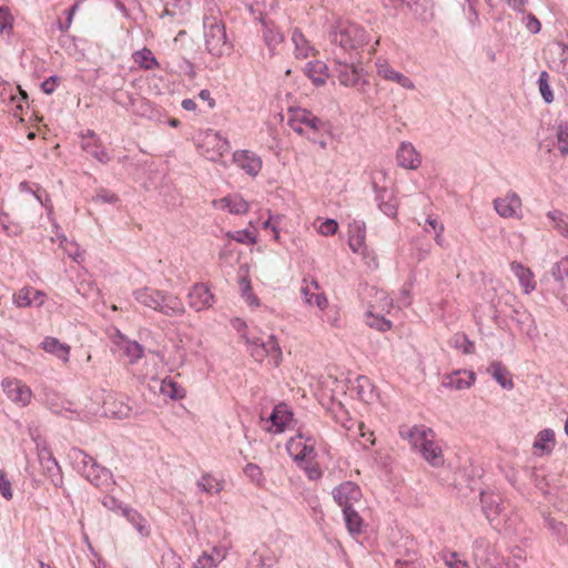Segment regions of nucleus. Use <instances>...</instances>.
<instances>
[{"mask_svg": "<svg viewBox=\"0 0 568 568\" xmlns=\"http://www.w3.org/2000/svg\"><path fill=\"white\" fill-rule=\"evenodd\" d=\"M343 514H344V518H345V523H346V527H347L348 531L352 535L361 534L362 527H363V519L357 514V511H355L354 508H352V509L343 510Z\"/></svg>", "mask_w": 568, "mask_h": 568, "instance_id": "nucleus-41", "label": "nucleus"}, {"mask_svg": "<svg viewBox=\"0 0 568 568\" xmlns=\"http://www.w3.org/2000/svg\"><path fill=\"white\" fill-rule=\"evenodd\" d=\"M494 209L497 214L504 219L520 220L523 217L521 199L513 191H509L501 197L495 199Z\"/></svg>", "mask_w": 568, "mask_h": 568, "instance_id": "nucleus-8", "label": "nucleus"}, {"mask_svg": "<svg viewBox=\"0 0 568 568\" xmlns=\"http://www.w3.org/2000/svg\"><path fill=\"white\" fill-rule=\"evenodd\" d=\"M357 395L364 403H371L375 398L373 385L369 379L365 376H361L356 381Z\"/></svg>", "mask_w": 568, "mask_h": 568, "instance_id": "nucleus-39", "label": "nucleus"}, {"mask_svg": "<svg viewBox=\"0 0 568 568\" xmlns=\"http://www.w3.org/2000/svg\"><path fill=\"white\" fill-rule=\"evenodd\" d=\"M220 210H226L231 214H246L250 211V203L241 194H230L213 202Z\"/></svg>", "mask_w": 568, "mask_h": 568, "instance_id": "nucleus-19", "label": "nucleus"}, {"mask_svg": "<svg viewBox=\"0 0 568 568\" xmlns=\"http://www.w3.org/2000/svg\"><path fill=\"white\" fill-rule=\"evenodd\" d=\"M197 486L207 494H219L224 488V481L211 474H204L197 481Z\"/></svg>", "mask_w": 568, "mask_h": 568, "instance_id": "nucleus-34", "label": "nucleus"}, {"mask_svg": "<svg viewBox=\"0 0 568 568\" xmlns=\"http://www.w3.org/2000/svg\"><path fill=\"white\" fill-rule=\"evenodd\" d=\"M189 306L195 312L209 310L213 306L215 300L210 288L203 284H194L187 293Z\"/></svg>", "mask_w": 568, "mask_h": 568, "instance_id": "nucleus-11", "label": "nucleus"}, {"mask_svg": "<svg viewBox=\"0 0 568 568\" xmlns=\"http://www.w3.org/2000/svg\"><path fill=\"white\" fill-rule=\"evenodd\" d=\"M557 141L559 150L562 154L568 153V123L564 122L558 125L557 129Z\"/></svg>", "mask_w": 568, "mask_h": 568, "instance_id": "nucleus-50", "label": "nucleus"}, {"mask_svg": "<svg viewBox=\"0 0 568 568\" xmlns=\"http://www.w3.org/2000/svg\"><path fill=\"white\" fill-rule=\"evenodd\" d=\"M362 490L353 481H345L333 490V498L343 510L354 508V505L362 499Z\"/></svg>", "mask_w": 568, "mask_h": 568, "instance_id": "nucleus-9", "label": "nucleus"}, {"mask_svg": "<svg viewBox=\"0 0 568 568\" xmlns=\"http://www.w3.org/2000/svg\"><path fill=\"white\" fill-rule=\"evenodd\" d=\"M119 508L121 509L122 515L128 519L129 523H131L135 527V529L141 536H150V526L146 519L139 511L128 506H119Z\"/></svg>", "mask_w": 568, "mask_h": 568, "instance_id": "nucleus-25", "label": "nucleus"}, {"mask_svg": "<svg viewBox=\"0 0 568 568\" xmlns=\"http://www.w3.org/2000/svg\"><path fill=\"white\" fill-rule=\"evenodd\" d=\"M475 373L470 371H457L448 374L443 379V385L452 389L469 388L475 383Z\"/></svg>", "mask_w": 568, "mask_h": 568, "instance_id": "nucleus-21", "label": "nucleus"}, {"mask_svg": "<svg viewBox=\"0 0 568 568\" xmlns=\"http://www.w3.org/2000/svg\"><path fill=\"white\" fill-rule=\"evenodd\" d=\"M378 306L371 305L365 314V322L371 327L378 332H387L392 328V322L386 320L383 313L377 312Z\"/></svg>", "mask_w": 568, "mask_h": 568, "instance_id": "nucleus-27", "label": "nucleus"}, {"mask_svg": "<svg viewBox=\"0 0 568 568\" xmlns=\"http://www.w3.org/2000/svg\"><path fill=\"white\" fill-rule=\"evenodd\" d=\"M265 44L271 49L275 50L277 45L283 43L284 36L283 33L276 29L267 27L263 33Z\"/></svg>", "mask_w": 568, "mask_h": 568, "instance_id": "nucleus-43", "label": "nucleus"}, {"mask_svg": "<svg viewBox=\"0 0 568 568\" xmlns=\"http://www.w3.org/2000/svg\"><path fill=\"white\" fill-rule=\"evenodd\" d=\"M379 209L385 215H387L389 217H396L397 210H398V203H397L396 199L392 197L388 201L381 202Z\"/></svg>", "mask_w": 568, "mask_h": 568, "instance_id": "nucleus-56", "label": "nucleus"}, {"mask_svg": "<svg viewBox=\"0 0 568 568\" xmlns=\"http://www.w3.org/2000/svg\"><path fill=\"white\" fill-rule=\"evenodd\" d=\"M95 201L103 203H116L119 197L115 193H112L108 190H100L95 195Z\"/></svg>", "mask_w": 568, "mask_h": 568, "instance_id": "nucleus-60", "label": "nucleus"}, {"mask_svg": "<svg viewBox=\"0 0 568 568\" xmlns=\"http://www.w3.org/2000/svg\"><path fill=\"white\" fill-rule=\"evenodd\" d=\"M40 346L44 352L54 355L62 362H64V363L69 362L71 347L64 343H61L58 338L52 337V336H47L41 342Z\"/></svg>", "mask_w": 568, "mask_h": 568, "instance_id": "nucleus-24", "label": "nucleus"}, {"mask_svg": "<svg viewBox=\"0 0 568 568\" xmlns=\"http://www.w3.org/2000/svg\"><path fill=\"white\" fill-rule=\"evenodd\" d=\"M555 443L554 430L549 428L542 429L536 436L534 449H536L539 455L550 454L555 447Z\"/></svg>", "mask_w": 568, "mask_h": 568, "instance_id": "nucleus-28", "label": "nucleus"}, {"mask_svg": "<svg viewBox=\"0 0 568 568\" xmlns=\"http://www.w3.org/2000/svg\"><path fill=\"white\" fill-rule=\"evenodd\" d=\"M206 49L215 57H222L230 49L223 27L212 26L205 40Z\"/></svg>", "mask_w": 568, "mask_h": 568, "instance_id": "nucleus-15", "label": "nucleus"}, {"mask_svg": "<svg viewBox=\"0 0 568 568\" xmlns=\"http://www.w3.org/2000/svg\"><path fill=\"white\" fill-rule=\"evenodd\" d=\"M234 163L251 176H256L262 170V159L248 150H237L233 153Z\"/></svg>", "mask_w": 568, "mask_h": 568, "instance_id": "nucleus-14", "label": "nucleus"}, {"mask_svg": "<svg viewBox=\"0 0 568 568\" xmlns=\"http://www.w3.org/2000/svg\"><path fill=\"white\" fill-rule=\"evenodd\" d=\"M242 296L250 306L257 307L260 305V301L252 290L247 293H242Z\"/></svg>", "mask_w": 568, "mask_h": 568, "instance_id": "nucleus-64", "label": "nucleus"}, {"mask_svg": "<svg viewBox=\"0 0 568 568\" xmlns=\"http://www.w3.org/2000/svg\"><path fill=\"white\" fill-rule=\"evenodd\" d=\"M301 291L308 305H314L320 310H325L328 306L326 296L323 293L317 292L318 285L316 282H312L310 285L303 286Z\"/></svg>", "mask_w": 568, "mask_h": 568, "instance_id": "nucleus-26", "label": "nucleus"}, {"mask_svg": "<svg viewBox=\"0 0 568 568\" xmlns=\"http://www.w3.org/2000/svg\"><path fill=\"white\" fill-rule=\"evenodd\" d=\"M430 230L436 233L435 240L438 244H440L444 225L439 223L435 217L428 216L426 220L425 231L429 232Z\"/></svg>", "mask_w": 568, "mask_h": 568, "instance_id": "nucleus-54", "label": "nucleus"}, {"mask_svg": "<svg viewBox=\"0 0 568 568\" xmlns=\"http://www.w3.org/2000/svg\"><path fill=\"white\" fill-rule=\"evenodd\" d=\"M226 236L242 244H255L257 242L256 235L248 230L227 232Z\"/></svg>", "mask_w": 568, "mask_h": 568, "instance_id": "nucleus-46", "label": "nucleus"}, {"mask_svg": "<svg viewBox=\"0 0 568 568\" xmlns=\"http://www.w3.org/2000/svg\"><path fill=\"white\" fill-rule=\"evenodd\" d=\"M110 414L116 418H126L130 416L131 408L124 404H120V408L116 410L109 409Z\"/></svg>", "mask_w": 568, "mask_h": 568, "instance_id": "nucleus-62", "label": "nucleus"}, {"mask_svg": "<svg viewBox=\"0 0 568 568\" xmlns=\"http://www.w3.org/2000/svg\"><path fill=\"white\" fill-rule=\"evenodd\" d=\"M396 160L399 166L407 170H416L422 164V156L416 151L414 145L408 142H403L396 153Z\"/></svg>", "mask_w": 568, "mask_h": 568, "instance_id": "nucleus-18", "label": "nucleus"}, {"mask_svg": "<svg viewBox=\"0 0 568 568\" xmlns=\"http://www.w3.org/2000/svg\"><path fill=\"white\" fill-rule=\"evenodd\" d=\"M332 41L344 51L351 52L362 48L367 42V36L361 26L349 21H339L332 33Z\"/></svg>", "mask_w": 568, "mask_h": 568, "instance_id": "nucleus-3", "label": "nucleus"}, {"mask_svg": "<svg viewBox=\"0 0 568 568\" xmlns=\"http://www.w3.org/2000/svg\"><path fill=\"white\" fill-rule=\"evenodd\" d=\"M244 474L250 478L256 486L262 487L265 483V478L262 469L255 464H247L244 468Z\"/></svg>", "mask_w": 568, "mask_h": 568, "instance_id": "nucleus-47", "label": "nucleus"}, {"mask_svg": "<svg viewBox=\"0 0 568 568\" xmlns=\"http://www.w3.org/2000/svg\"><path fill=\"white\" fill-rule=\"evenodd\" d=\"M338 80L345 87H354L359 81V71L353 63L338 62Z\"/></svg>", "mask_w": 568, "mask_h": 568, "instance_id": "nucleus-31", "label": "nucleus"}, {"mask_svg": "<svg viewBox=\"0 0 568 568\" xmlns=\"http://www.w3.org/2000/svg\"><path fill=\"white\" fill-rule=\"evenodd\" d=\"M484 513L489 521H493L499 515V505L491 498H483Z\"/></svg>", "mask_w": 568, "mask_h": 568, "instance_id": "nucleus-52", "label": "nucleus"}, {"mask_svg": "<svg viewBox=\"0 0 568 568\" xmlns=\"http://www.w3.org/2000/svg\"><path fill=\"white\" fill-rule=\"evenodd\" d=\"M0 494L7 500H11L13 498L11 481L3 469H0Z\"/></svg>", "mask_w": 568, "mask_h": 568, "instance_id": "nucleus-51", "label": "nucleus"}, {"mask_svg": "<svg viewBox=\"0 0 568 568\" xmlns=\"http://www.w3.org/2000/svg\"><path fill=\"white\" fill-rule=\"evenodd\" d=\"M247 345V351L256 362H263L265 359V348H263V341L257 336H247L245 333L242 334Z\"/></svg>", "mask_w": 568, "mask_h": 568, "instance_id": "nucleus-36", "label": "nucleus"}, {"mask_svg": "<svg viewBox=\"0 0 568 568\" xmlns=\"http://www.w3.org/2000/svg\"><path fill=\"white\" fill-rule=\"evenodd\" d=\"M82 149L101 163H108L110 161L109 153L92 131H89V133L83 136Z\"/></svg>", "mask_w": 568, "mask_h": 568, "instance_id": "nucleus-20", "label": "nucleus"}, {"mask_svg": "<svg viewBox=\"0 0 568 568\" xmlns=\"http://www.w3.org/2000/svg\"><path fill=\"white\" fill-rule=\"evenodd\" d=\"M547 217L552 222V227L568 240V217L557 210L548 212Z\"/></svg>", "mask_w": 568, "mask_h": 568, "instance_id": "nucleus-40", "label": "nucleus"}, {"mask_svg": "<svg viewBox=\"0 0 568 568\" xmlns=\"http://www.w3.org/2000/svg\"><path fill=\"white\" fill-rule=\"evenodd\" d=\"M124 355L129 358L130 363H134L143 355V348L136 342L124 341L122 344Z\"/></svg>", "mask_w": 568, "mask_h": 568, "instance_id": "nucleus-45", "label": "nucleus"}, {"mask_svg": "<svg viewBox=\"0 0 568 568\" xmlns=\"http://www.w3.org/2000/svg\"><path fill=\"white\" fill-rule=\"evenodd\" d=\"M160 392L162 395L174 400L183 399L186 396V390L170 377H165L162 381Z\"/></svg>", "mask_w": 568, "mask_h": 568, "instance_id": "nucleus-33", "label": "nucleus"}, {"mask_svg": "<svg viewBox=\"0 0 568 568\" xmlns=\"http://www.w3.org/2000/svg\"><path fill=\"white\" fill-rule=\"evenodd\" d=\"M133 296L142 306L168 317H181L186 313L181 297L168 291L144 286L133 291Z\"/></svg>", "mask_w": 568, "mask_h": 568, "instance_id": "nucleus-1", "label": "nucleus"}, {"mask_svg": "<svg viewBox=\"0 0 568 568\" xmlns=\"http://www.w3.org/2000/svg\"><path fill=\"white\" fill-rule=\"evenodd\" d=\"M132 59L134 63L143 70H155L160 68L158 60L153 55L152 51L148 48L135 51L132 54Z\"/></svg>", "mask_w": 568, "mask_h": 568, "instance_id": "nucleus-32", "label": "nucleus"}, {"mask_svg": "<svg viewBox=\"0 0 568 568\" xmlns=\"http://www.w3.org/2000/svg\"><path fill=\"white\" fill-rule=\"evenodd\" d=\"M291 41L294 45L293 54L296 59L305 60L318 54V50L310 42L298 28L293 29Z\"/></svg>", "mask_w": 568, "mask_h": 568, "instance_id": "nucleus-16", "label": "nucleus"}, {"mask_svg": "<svg viewBox=\"0 0 568 568\" xmlns=\"http://www.w3.org/2000/svg\"><path fill=\"white\" fill-rule=\"evenodd\" d=\"M287 453L295 460H304L315 455V439L297 434L286 444Z\"/></svg>", "mask_w": 568, "mask_h": 568, "instance_id": "nucleus-10", "label": "nucleus"}, {"mask_svg": "<svg viewBox=\"0 0 568 568\" xmlns=\"http://www.w3.org/2000/svg\"><path fill=\"white\" fill-rule=\"evenodd\" d=\"M100 471H101V475H98L94 477H91V475H88L91 483L98 487H100L102 485V480H101L102 478L104 479V481H108L112 476L111 473L104 468H101Z\"/></svg>", "mask_w": 568, "mask_h": 568, "instance_id": "nucleus-61", "label": "nucleus"}, {"mask_svg": "<svg viewBox=\"0 0 568 568\" xmlns=\"http://www.w3.org/2000/svg\"><path fill=\"white\" fill-rule=\"evenodd\" d=\"M281 217H282L281 215L270 216V219L263 223L264 230L272 229L273 239L277 243L281 240L280 230H278V224H280Z\"/></svg>", "mask_w": 568, "mask_h": 568, "instance_id": "nucleus-55", "label": "nucleus"}, {"mask_svg": "<svg viewBox=\"0 0 568 568\" xmlns=\"http://www.w3.org/2000/svg\"><path fill=\"white\" fill-rule=\"evenodd\" d=\"M240 272L242 273L239 277V285L241 293H247L252 290L251 281L248 278V268L247 266H242L240 268Z\"/></svg>", "mask_w": 568, "mask_h": 568, "instance_id": "nucleus-57", "label": "nucleus"}, {"mask_svg": "<svg viewBox=\"0 0 568 568\" xmlns=\"http://www.w3.org/2000/svg\"><path fill=\"white\" fill-rule=\"evenodd\" d=\"M13 22L14 19L9 9L0 7V34L7 37L11 36L13 31Z\"/></svg>", "mask_w": 568, "mask_h": 568, "instance_id": "nucleus-44", "label": "nucleus"}, {"mask_svg": "<svg viewBox=\"0 0 568 568\" xmlns=\"http://www.w3.org/2000/svg\"><path fill=\"white\" fill-rule=\"evenodd\" d=\"M348 246L355 253L366 256L368 248L366 245V227L363 222H354L349 225Z\"/></svg>", "mask_w": 568, "mask_h": 568, "instance_id": "nucleus-17", "label": "nucleus"}, {"mask_svg": "<svg viewBox=\"0 0 568 568\" xmlns=\"http://www.w3.org/2000/svg\"><path fill=\"white\" fill-rule=\"evenodd\" d=\"M316 231L323 236H331L338 231V223L334 219H317L314 223Z\"/></svg>", "mask_w": 568, "mask_h": 568, "instance_id": "nucleus-42", "label": "nucleus"}, {"mask_svg": "<svg viewBox=\"0 0 568 568\" xmlns=\"http://www.w3.org/2000/svg\"><path fill=\"white\" fill-rule=\"evenodd\" d=\"M552 276L562 282L564 280H568V256L560 258L551 268Z\"/></svg>", "mask_w": 568, "mask_h": 568, "instance_id": "nucleus-48", "label": "nucleus"}, {"mask_svg": "<svg viewBox=\"0 0 568 568\" xmlns=\"http://www.w3.org/2000/svg\"><path fill=\"white\" fill-rule=\"evenodd\" d=\"M57 80L58 79L55 77H50L45 81H43L41 85L42 91L47 94H51L55 90Z\"/></svg>", "mask_w": 568, "mask_h": 568, "instance_id": "nucleus-63", "label": "nucleus"}, {"mask_svg": "<svg viewBox=\"0 0 568 568\" xmlns=\"http://www.w3.org/2000/svg\"><path fill=\"white\" fill-rule=\"evenodd\" d=\"M4 395L18 407H26L31 403L33 393L21 379L7 377L1 382Z\"/></svg>", "mask_w": 568, "mask_h": 568, "instance_id": "nucleus-6", "label": "nucleus"}, {"mask_svg": "<svg viewBox=\"0 0 568 568\" xmlns=\"http://www.w3.org/2000/svg\"><path fill=\"white\" fill-rule=\"evenodd\" d=\"M376 71L377 74L386 81L396 82L402 88L407 90L415 89L414 82L405 74L396 71L385 59H377Z\"/></svg>", "mask_w": 568, "mask_h": 568, "instance_id": "nucleus-13", "label": "nucleus"}, {"mask_svg": "<svg viewBox=\"0 0 568 568\" xmlns=\"http://www.w3.org/2000/svg\"><path fill=\"white\" fill-rule=\"evenodd\" d=\"M197 149L210 161L217 162L230 151V142L213 130L201 132Z\"/></svg>", "mask_w": 568, "mask_h": 568, "instance_id": "nucleus-4", "label": "nucleus"}, {"mask_svg": "<svg viewBox=\"0 0 568 568\" xmlns=\"http://www.w3.org/2000/svg\"><path fill=\"white\" fill-rule=\"evenodd\" d=\"M487 371L503 388L511 389L514 387L509 371L500 362H493Z\"/></svg>", "mask_w": 568, "mask_h": 568, "instance_id": "nucleus-30", "label": "nucleus"}, {"mask_svg": "<svg viewBox=\"0 0 568 568\" xmlns=\"http://www.w3.org/2000/svg\"><path fill=\"white\" fill-rule=\"evenodd\" d=\"M547 526L559 537H565L567 535V528L562 521L556 520L555 518H548Z\"/></svg>", "mask_w": 568, "mask_h": 568, "instance_id": "nucleus-58", "label": "nucleus"}, {"mask_svg": "<svg viewBox=\"0 0 568 568\" xmlns=\"http://www.w3.org/2000/svg\"><path fill=\"white\" fill-rule=\"evenodd\" d=\"M287 124L300 135H306L310 132L316 133L323 128V122L317 116L302 108H292L288 110Z\"/></svg>", "mask_w": 568, "mask_h": 568, "instance_id": "nucleus-5", "label": "nucleus"}, {"mask_svg": "<svg viewBox=\"0 0 568 568\" xmlns=\"http://www.w3.org/2000/svg\"><path fill=\"white\" fill-rule=\"evenodd\" d=\"M439 556L446 568H470L468 561L456 551L444 550Z\"/></svg>", "mask_w": 568, "mask_h": 568, "instance_id": "nucleus-38", "label": "nucleus"}, {"mask_svg": "<svg viewBox=\"0 0 568 568\" xmlns=\"http://www.w3.org/2000/svg\"><path fill=\"white\" fill-rule=\"evenodd\" d=\"M376 297L377 301L373 305L378 306L377 312L388 314L393 308V300L385 292H378Z\"/></svg>", "mask_w": 568, "mask_h": 568, "instance_id": "nucleus-53", "label": "nucleus"}, {"mask_svg": "<svg viewBox=\"0 0 568 568\" xmlns=\"http://www.w3.org/2000/svg\"><path fill=\"white\" fill-rule=\"evenodd\" d=\"M510 270L518 278L525 294H529L536 288L535 275L530 268L524 266L521 263L513 262Z\"/></svg>", "mask_w": 568, "mask_h": 568, "instance_id": "nucleus-23", "label": "nucleus"}, {"mask_svg": "<svg viewBox=\"0 0 568 568\" xmlns=\"http://www.w3.org/2000/svg\"><path fill=\"white\" fill-rule=\"evenodd\" d=\"M400 437L418 448L424 459L434 467L444 465L442 447L435 440L434 432L425 426L400 428Z\"/></svg>", "mask_w": 568, "mask_h": 568, "instance_id": "nucleus-2", "label": "nucleus"}, {"mask_svg": "<svg viewBox=\"0 0 568 568\" xmlns=\"http://www.w3.org/2000/svg\"><path fill=\"white\" fill-rule=\"evenodd\" d=\"M223 559V551L214 548L211 554H202L194 564V568H216Z\"/></svg>", "mask_w": 568, "mask_h": 568, "instance_id": "nucleus-35", "label": "nucleus"}, {"mask_svg": "<svg viewBox=\"0 0 568 568\" xmlns=\"http://www.w3.org/2000/svg\"><path fill=\"white\" fill-rule=\"evenodd\" d=\"M305 73L315 85H323L328 78V69L322 61L307 63Z\"/></svg>", "mask_w": 568, "mask_h": 568, "instance_id": "nucleus-29", "label": "nucleus"}, {"mask_svg": "<svg viewBox=\"0 0 568 568\" xmlns=\"http://www.w3.org/2000/svg\"><path fill=\"white\" fill-rule=\"evenodd\" d=\"M9 89V102L12 108L11 112L14 118H18L20 121H23V110L28 106V94L20 87L4 85V90Z\"/></svg>", "mask_w": 568, "mask_h": 568, "instance_id": "nucleus-22", "label": "nucleus"}, {"mask_svg": "<svg viewBox=\"0 0 568 568\" xmlns=\"http://www.w3.org/2000/svg\"><path fill=\"white\" fill-rule=\"evenodd\" d=\"M45 300L47 295L44 292L30 285L23 286L12 295V302L18 308L40 307L45 303Z\"/></svg>", "mask_w": 568, "mask_h": 568, "instance_id": "nucleus-12", "label": "nucleus"}, {"mask_svg": "<svg viewBox=\"0 0 568 568\" xmlns=\"http://www.w3.org/2000/svg\"><path fill=\"white\" fill-rule=\"evenodd\" d=\"M263 348H265V358L271 356L274 365L278 366L282 362L283 353L277 338L274 335L268 336L267 341H263Z\"/></svg>", "mask_w": 568, "mask_h": 568, "instance_id": "nucleus-37", "label": "nucleus"}, {"mask_svg": "<svg viewBox=\"0 0 568 568\" xmlns=\"http://www.w3.org/2000/svg\"><path fill=\"white\" fill-rule=\"evenodd\" d=\"M549 75L546 71H542L540 73V77H539V91L544 98V100L547 102V103H550L554 101V94H552V91L550 89V85H549Z\"/></svg>", "mask_w": 568, "mask_h": 568, "instance_id": "nucleus-49", "label": "nucleus"}, {"mask_svg": "<svg viewBox=\"0 0 568 568\" xmlns=\"http://www.w3.org/2000/svg\"><path fill=\"white\" fill-rule=\"evenodd\" d=\"M293 422V413L284 404L276 405L268 418H262V427L268 433L281 434Z\"/></svg>", "mask_w": 568, "mask_h": 568, "instance_id": "nucleus-7", "label": "nucleus"}, {"mask_svg": "<svg viewBox=\"0 0 568 568\" xmlns=\"http://www.w3.org/2000/svg\"><path fill=\"white\" fill-rule=\"evenodd\" d=\"M79 9V2H75L71 9L67 12V21L65 23L59 21L58 22V28L61 32H67L69 30V28L71 27L72 24V21H73V17L77 12V10Z\"/></svg>", "mask_w": 568, "mask_h": 568, "instance_id": "nucleus-59", "label": "nucleus"}]
</instances>
